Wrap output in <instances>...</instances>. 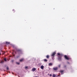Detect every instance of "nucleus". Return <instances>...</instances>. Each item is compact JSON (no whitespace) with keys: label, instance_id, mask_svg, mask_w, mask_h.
I'll return each mask as SVG.
<instances>
[{"label":"nucleus","instance_id":"f257e3e1","mask_svg":"<svg viewBox=\"0 0 77 77\" xmlns=\"http://www.w3.org/2000/svg\"><path fill=\"white\" fill-rule=\"evenodd\" d=\"M58 55V59L59 60H61V58L62 57V54H60V53H57Z\"/></svg>","mask_w":77,"mask_h":77},{"label":"nucleus","instance_id":"f03ea898","mask_svg":"<svg viewBox=\"0 0 77 77\" xmlns=\"http://www.w3.org/2000/svg\"><path fill=\"white\" fill-rule=\"evenodd\" d=\"M64 57L66 60H69V58L66 55L64 56Z\"/></svg>","mask_w":77,"mask_h":77},{"label":"nucleus","instance_id":"7ed1b4c3","mask_svg":"<svg viewBox=\"0 0 77 77\" xmlns=\"http://www.w3.org/2000/svg\"><path fill=\"white\" fill-rule=\"evenodd\" d=\"M53 69L54 70V71H56L58 69V67H54L53 68Z\"/></svg>","mask_w":77,"mask_h":77},{"label":"nucleus","instance_id":"20e7f679","mask_svg":"<svg viewBox=\"0 0 77 77\" xmlns=\"http://www.w3.org/2000/svg\"><path fill=\"white\" fill-rule=\"evenodd\" d=\"M56 54V52H54L52 53V55H51V56H52L53 57H54V56Z\"/></svg>","mask_w":77,"mask_h":77},{"label":"nucleus","instance_id":"39448f33","mask_svg":"<svg viewBox=\"0 0 77 77\" xmlns=\"http://www.w3.org/2000/svg\"><path fill=\"white\" fill-rule=\"evenodd\" d=\"M46 57L47 58V59H48L49 58H50V56L48 55L46 56Z\"/></svg>","mask_w":77,"mask_h":77},{"label":"nucleus","instance_id":"423d86ee","mask_svg":"<svg viewBox=\"0 0 77 77\" xmlns=\"http://www.w3.org/2000/svg\"><path fill=\"white\" fill-rule=\"evenodd\" d=\"M44 61L45 62H47L48 61V60H47L46 59H44Z\"/></svg>","mask_w":77,"mask_h":77},{"label":"nucleus","instance_id":"0eeeda50","mask_svg":"<svg viewBox=\"0 0 77 77\" xmlns=\"http://www.w3.org/2000/svg\"><path fill=\"white\" fill-rule=\"evenodd\" d=\"M41 68L42 69H44V66L42 65L41 66Z\"/></svg>","mask_w":77,"mask_h":77},{"label":"nucleus","instance_id":"6e6552de","mask_svg":"<svg viewBox=\"0 0 77 77\" xmlns=\"http://www.w3.org/2000/svg\"><path fill=\"white\" fill-rule=\"evenodd\" d=\"M53 65V64L52 63H50L49 64V66H51Z\"/></svg>","mask_w":77,"mask_h":77},{"label":"nucleus","instance_id":"1a4fd4ad","mask_svg":"<svg viewBox=\"0 0 77 77\" xmlns=\"http://www.w3.org/2000/svg\"><path fill=\"white\" fill-rule=\"evenodd\" d=\"M24 60V59H22L21 60H20V62H22V61H23Z\"/></svg>","mask_w":77,"mask_h":77},{"label":"nucleus","instance_id":"9d476101","mask_svg":"<svg viewBox=\"0 0 77 77\" xmlns=\"http://www.w3.org/2000/svg\"><path fill=\"white\" fill-rule=\"evenodd\" d=\"M35 70H36V68H33L32 69V71H35Z\"/></svg>","mask_w":77,"mask_h":77},{"label":"nucleus","instance_id":"9b49d317","mask_svg":"<svg viewBox=\"0 0 77 77\" xmlns=\"http://www.w3.org/2000/svg\"><path fill=\"white\" fill-rule=\"evenodd\" d=\"M52 77H56V75L54 74L52 75Z\"/></svg>","mask_w":77,"mask_h":77},{"label":"nucleus","instance_id":"f8f14e48","mask_svg":"<svg viewBox=\"0 0 77 77\" xmlns=\"http://www.w3.org/2000/svg\"><path fill=\"white\" fill-rule=\"evenodd\" d=\"M17 51H21V50L20 49H17Z\"/></svg>","mask_w":77,"mask_h":77},{"label":"nucleus","instance_id":"ddd939ff","mask_svg":"<svg viewBox=\"0 0 77 77\" xmlns=\"http://www.w3.org/2000/svg\"><path fill=\"white\" fill-rule=\"evenodd\" d=\"M6 43L7 44H9L10 43L9 42H6Z\"/></svg>","mask_w":77,"mask_h":77},{"label":"nucleus","instance_id":"4468645a","mask_svg":"<svg viewBox=\"0 0 77 77\" xmlns=\"http://www.w3.org/2000/svg\"><path fill=\"white\" fill-rule=\"evenodd\" d=\"M4 60L5 61V62H6L7 60H6V58H4Z\"/></svg>","mask_w":77,"mask_h":77},{"label":"nucleus","instance_id":"2eb2a0df","mask_svg":"<svg viewBox=\"0 0 77 77\" xmlns=\"http://www.w3.org/2000/svg\"><path fill=\"white\" fill-rule=\"evenodd\" d=\"M63 72V70H61V71H60V72H61V73H62Z\"/></svg>","mask_w":77,"mask_h":77},{"label":"nucleus","instance_id":"dca6fc26","mask_svg":"<svg viewBox=\"0 0 77 77\" xmlns=\"http://www.w3.org/2000/svg\"><path fill=\"white\" fill-rule=\"evenodd\" d=\"M16 63H17V64H18V65H19V64H20V62H18H18H16Z\"/></svg>","mask_w":77,"mask_h":77},{"label":"nucleus","instance_id":"f3484780","mask_svg":"<svg viewBox=\"0 0 77 77\" xmlns=\"http://www.w3.org/2000/svg\"><path fill=\"white\" fill-rule=\"evenodd\" d=\"M54 57H52V58L53 60H54Z\"/></svg>","mask_w":77,"mask_h":77},{"label":"nucleus","instance_id":"a211bd4d","mask_svg":"<svg viewBox=\"0 0 77 77\" xmlns=\"http://www.w3.org/2000/svg\"><path fill=\"white\" fill-rule=\"evenodd\" d=\"M7 70H9V67H7Z\"/></svg>","mask_w":77,"mask_h":77},{"label":"nucleus","instance_id":"6ab92c4d","mask_svg":"<svg viewBox=\"0 0 77 77\" xmlns=\"http://www.w3.org/2000/svg\"><path fill=\"white\" fill-rule=\"evenodd\" d=\"M59 66V68H60V65H59V66Z\"/></svg>","mask_w":77,"mask_h":77},{"label":"nucleus","instance_id":"aec40b11","mask_svg":"<svg viewBox=\"0 0 77 77\" xmlns=\"http://www.w3.org/2000/svg\"><path fill=\"white\" fill-rule=\"evenodd\" d=\"M13 11H14V12H15V10H13Z\"/></svg>","mask_w":77,"mask_h":77},{"label":"nucleus","instance_id":"412c9836","mask_svg":"<svg viewBox=\"0 0 77 77\" xmlns=\"http://www.w3.org/2000/svg\"><path fill=\"white\" fill-rule=\"evenodd\" d=\"M64 68H66V65H65L64 66Z\"/></svg>","mask_w":77,"mask_h":77},{"label":"nucleus","instance_id":"4be33fe9","mask_svg":"<svg viewBox=\"0 0 77 77\" xmlns=\"http://www.w3.org/2000/svg\"><path fill=\"white\" fill-rule=\"evenodd\" d=\"M28 67H27V66H26L25 67V68H26V69H27V68H28Z\"/></svg>","mask_w":77,"mask_h":77},{"label":"nucleus","instance_id":"5701e85b","mask_svg":"<svg viewBox=\"0 0 77 77\" xmlns=\"http://www.w3.org/2000/svg\"><path fill=\"white\" fill-rule=\"evenodd\" d=\"M50 76L51 77L52 76V75L51 74H50Z\"/></svg>","mask_w":77,"mask_h":77},{"label":"nucleus","instance_id":"b1692460","mask_svg":"<svg viewBox=\"0 0 77 77\" xmlns=\"http://www.w3.org/2000/svg\"><path fill=\"white\" fill-rule=\"evenodd\" d=\"M67 63H68V64H69V63L68 62H67Z\"/></svg>","mask_w":77,"mask_h":77},{"label":"nucleus","instance_id":"393cba45","mask_svg":"<svg viewBox=\"0 0 77 77\" xmlns=\"http://www.w3.org/2000/svg\"><path fill=\"white\" fill-rule=\"evenodd\" d=\"M13 55L14 56H15V55H14V53H13Z\"/></svg>","mask_w":77,"mask_h":77},{"label":"nucleus","instance_id":"a878e982","mask_svg":"<svg viewBox=\"0 0 77 77\" xmlns=\"http://www.w3.org/2000/svg\"><path fill=\"white\" fill-rule=\"evenodd\" d=\"M4 61H1V63H3Z\"/></svg>","mask_w":77,"mask_h":77},{"label":"nucleus","instance_id":"bb28decb","mask_svg":"<svg viewBox=\"0 0 77 77\" xmlns=\"http://www.w3.org/2000/svg\"><path fill=\"white\" fill-rule=\"evenodd\" d=\"M2 54H5V52H4L3 53H2Z\"/></svg>","mask_w":77,"mask_h":77},{"label":"nucleus","instance_id":"cd10ccee","mask_svg":"<svg viewBox=\"0 0 77 77\" xmlns=\"http://www.w3.org/2000/svg\"><path fill=\"white\" fill-rule=\"evenodd\" d=\"M1 52H2V53H3V52L2 51H1Z\"/></svg>","mask_w":77,"mask_h":77},{"label":"nucleus","instance_id":"c85d7f7f","mask_svg":"<svg viewBox=\"0 0 77 77\" xmlns=\"http://www.w3.org/2000/svg\"><path fill=\"white\" fill-rule=\"evenodd\" d=\"M1 55V53H0V55Z\"/></svg>","mask_w":77,"mask_h":77},{"label":"nucleus","instance_id":"c756f323","mask_svg":"<svg viewBox=\"0 0 77 77\" xmlns=\"http://www.w3.org/2000/svg\"><path fill=\"white\" fill-rule=\"evenodd\" d=\"M12 62H13V60H12Z\"/></svg>","mask_w":77,"mask_h":77}]
</instances>
